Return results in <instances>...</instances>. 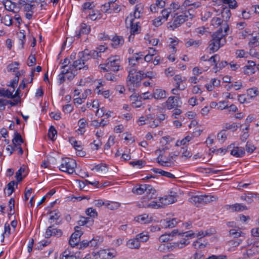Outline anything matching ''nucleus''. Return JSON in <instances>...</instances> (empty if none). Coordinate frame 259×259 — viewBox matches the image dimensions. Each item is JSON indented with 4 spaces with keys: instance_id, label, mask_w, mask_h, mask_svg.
<instances>
[{
    "instance_id": "obj_5",
    "label": "nucleus",
    "mask_w": 259,
    "mask_h": 259,
    "mask_svg": "<svg viewBox=\"0 0 259 259\" xmlns=\"http://www.w3.org/2000/svg\"><path fill=\"white\" fill-rule=\"evenodd\" d=\"M76 167V161L69 157L62 158L61 164L59 166V168L61 171L68 174H72L74 172Z\"/></svg>"
},
{
    "instance_id": "obj_63",
    "label": "nucleus",
    "mask_w": 259,
    "mask_h": 259,
    "mask_svg": "<svg viewBox=\"0 0 259 259\" xmlns=\"http://www.w3.org/2000/svg\"><path fill=\"white\" fill-rule=\"evenodd\" d=\"M19 3L20 6H24V10L25 12L33 11L32 10L34 8L33 5L27 3L24 0H19Z\"/></svg>"
},
{
    "instance_id": "obj_10",
    "label": "nucleus",
    "mask_w": 259,
    "mask_h": 259,
    "mask_svg": "<svg viewBox=\"0 0 259 259\" xmlns=\"http://www.w3.org/2000/svg\"><path fill=\"white\" fill-rule=\"evenodd\" d=\"M69 142L76 150L77 155L80 157L85 156V152L83 151V146L81 141H77L74 137H71L69 138Z\"/></svg>"
},
{
    "instance_id": "obj_34",
    "label": "nucleus",
    "mask_w": 259,
    "mask_h": 259,
    "mask_svg": "<svg viewBox=\"0 0 259 259\" xmlns=\"http://www.w3.org/2000/svg\"><path fill=\"white\" fill-rule=\"evenodd\" d=\"M219 60L220 56L217 54L213 55L208 60V61L210 63V65L214 66L213 70L215 72L219 71V69H218V62L219 61Z\"/></svg>"
},
{
    "instance_id": "obj_7",
    "label": "nucleus",
    "mask_w": 259,
    "mask_h": 259,
    "mask_svg": "<svg viewBox=\"0 0 259 259\" xmlns=\"http://www.w3.org/2000/svg\"><path fill=\"white\" fill-rule=\"evenodd\" d=\"M172 17V21L169 22V27H171L172 30L179 27L182 24L188 20V16L186 13H183L181 15L171 16Z\"/></svg>"
},
{
    "instance_id": "obj_18",
    "label": "nucleus",
    "mask_w": 259,
    "mask_h": 259,
    "mask_svg": "<svg viewBox=\"0 0 259 259\" xmlns=\"http://www.w3.org/2000/svg\"><path fill=\"white\" fill-rule=\"evenodd\" d=\"M91 31V27L86 23H81L79 29L75 31L74 37L79 38L82 35L88 34Z\"/></svg>"
},
{
    "instance_id": "obj_37",
    "label": "nucleus",
    "mask_w": 259,
    "mask_h": 259,
    "mask_svg": "<svg viewBox=\"0 0 259 259\" xmlns=\"http://www.w3.org/2000/svg\"><path fill=\"white\" fill-rule=\"evenodd\" d=\"M140 241L136 237L129 239L126 243L127 246L131 249H138L140 246Z\"/></svg>"
},
{
    "instance_id": "obj_11",
    "label": "nucleus",
    "mask_w": 259,
    "mask_h": 259,
    "mask_svg": "<svg viewBox=\"0 0 259 259\" xmlns=\"http://www.w3.org/2000/svg\"><path fill=\"white\" fill-rule=\"evenodd\" d=\"M85 67L88 68L87 65L85 64V62H83L81 58L79 57L77 60L73 62L72 65V70L70 71L71 75L69 76H67V77L68 79L73 78L76 74L77 70H80Z\"/></svg>"
},
{
    "instance_id": "obj_12",
    "label": "nucleus",
    "mask_w": 259,
    "mask_h": 259,
    "mask_svg": "<svg viewBox=\"0 0 259 259\" xmlns=\"http://www.w3.org/2000/svg\"><path fill=\"white\" fill-rule=\"evenodd\" d=\"M3 3L6 10L13 12V13H18L21 9L19 3L17 4L12 2L11 0H4Z\"/></svg>"
},
{
    "instance_id": "obj_30",
    "label": "nucleus",
    "mask_w": 259,
    "mask_h": 259,
    "mask_svg": "<svg viewBox=\"0 0 259 259\" xmlns=\"http://www.w3.org/2000/svg\"><path fill=\"white\" fill-rule=\"evenodd\" d=\"M230 154L236 157H242L245 155V152L244 148L237 146L233 147Z\"/></svg>"
},
{
    "instance_id": "obj_2",
    "label": "nucleus",
    "mask_w": 259,
    "mask_h": 259,
    "mask_svg": "<svg viewBox=\"0 0 259 259\" xmlns=\"http://www.w3.org/2000/svg\"><path fill=\"white\" fill-rule=\"evenodd\" d=\"M138 70L139 68H131L128 70L127 85L129 90L132 92L135 91V88L141 85V80L144 78V72Z\"/></svg>"
},
{
    "instance_id": "obj_9",
    "label": "nucleus",
    "mask_w": 259,
    "mask_h": 259,
    "mask_svg": "<svg viewBox=\"0 0 259 259\" xmlns=\"http://www.w3.org/2000/svg\"><path fill=\"white\" fill-rule=\"evenodd\" d=\"M144 54L142 52H139L134 54L133 56L128 59L129 65L131 66L128 69L131 68H139L138 66L140 63H143V57Z\"/></svg>"
},
{
    "instance_id": "obj_1",
    "label": "nucleus",
    "mask_w": 259,
    "mask_h": 259,
    "mask_svg": "<svg viewBox=\"0 0 259 259\" xmlns=\"http://www.w3.org/2000/svg\"><path fill=\"white\" fill-rule=\"evenodd\" d=\"M229 30V25L225 22L217 31L212 33L208 45L210 53L217 52L226 44V35Z\"/></svg>"
},
{
    "instance_id": "obj_59",
    "label": "nucleus",
    "mask_w": 259,
    "mask_h": 259,
    "mask_svg": "<svg viewBox=\"0 0 259 259\" xmlns=\"http://www.w3.org/2000/svg\"><path fill=\"white\" fill-rule=\"evenodd\" d=\"M221 15L222 17L225 19L226 21L228 20L231 16V13L230 10V8L223 7L221 11Z\"/></svg>"
},
{
    "instance_id": "obj_15",
    "label": "nucleus",
    "mask_w": 259,
    "mask_h": 259,
    "mask_svg": "<svg viewBox=\"0 0 259 259\" xmlns=\"http://www.w3.org/2000/svg\"><path fill=\"white\" fill-rule=\"evenodd\" d=\"M186 238H182L180 241L168 243L169 251L182 249L189 244Z\"/></svg>"
},
{
    "instance_id": "obj_25",
    "label": "nucleus",
    "mask_w": 259,
    "mask_h": 259,
    "mask_svg": "<svg viewBox=\"0 0 259 259\" xmlns=\"http://www.w3.org/2000/svg\"><path fill=\"white\" fill-rule=\"evenodd\" d=\"M143 12L144 5L141 3H139L137 4L135 7L133 15L130 14V16L132 15V18L135 19V20H136V19H138L141 18Z\"/></svg>"
},
{
    "instance_id": "obj_24",
    "label": "nucleus",
    "mask_w": 259,
    "mask_h": 259,
    "mask_svg": "<svg viewBox=\"0 0 259 259\" xmlns=\"http://www.w3.org/2000/svg\"><path fill=\"white\" fill-rule=\"evenodd\" d=\"M178 233V230L174 229L171 233H165L161 235L159 238V240L161 242H166L170 240H173V237Z\"/></svg>"
},
{
    "instance_id": "obj_57",
    "label": "nucleus",
    "mask_w": 259,
    "mask_h": 259,
    "mask_svg": "<svg viewBox=\"0 0 259 259\" xmlns=\"http://www.w3.org/2000/svg\"><path fill=\"white\" fill-rule=\"evenodd\" d=\"M18 101L15 102H12L11 101H6L3 99H0V110H3L5 109V106L7 103L9 104L11 106H14L17 105Z\"/></svg>"
},
{
    "instance_id": "obj_3",
    "label": "nucleus",
    "mask_w": 259,
    "mask_h": 259,
    "mask_svg": "<svg viewBox=\"0 0 259 259\" xmlns=\"http://www.w3.org/2000/svg\"><path fill=\"white\" fill-rule=\"evenodd\" d=\"M132 192L137 195L145 194L143 199L150 200L156 196V190L150 185L143 184L137 185L132 189Z\"/></svg>"
},
{
    "instance_id": "obj_26",
    "label": "nucleus",
    "mask_w": 259,
    "mask_h": 259,
    "mask_svg": "<svg viewBox=\"0 0 259 259\" xmlns=\"http://www.w3.org/2000/svg\"><path fill=\"white\" fill-rule=\"evenodd\" d=\"M116 0H112L111 1L108 2L107 3L104 4L101 7V10L103 12L107 14H111L113 13H116L118 10L117 9L115 10L112 9L111 7H113L114 5V1Z\"/></svg>"
},
{
    "instance_id": "obj_46",
    "label": "nucleus",
    "mask_w": 259,
    "mask_h": 259,
    "mask_svg": "<svg viewBox=\"0 0 259 259\" xmlns=\"http://www.w3.org/2000/svg\"><path fill=\"white\" fill-rule=\"evenodd\" d=\"M228 132L226 130L223 129L217 134V139L219 142L224 143L227 139Z\"/></svg>"
},
{
    "instance_id": "obj_16",
    "label": "nucleus",
    "mask_w": 259,
    "mask_h": 259,
    "mask_svg": "<svg viewBox=\"0 0 259 259\" xmlns=\"http://www.w3.org/2000/svg\"><path fill=\"white\" fill-rule=\"evenodd\" d=\"M186 238H182L180 241L168 243L169 251L182 249L189 244Z\"/></svg>"
},
{
    "instance_id": "obj_61",
    "label": "nucleus",
    "mask_w": 259,
    "mask_h": 259,
    "mask_svg": "<svg viewBox=\"0 0 259 259\" xmlns=\"http://www.w3.org/2000/svg\"><path fill=\"white\" fill-rule=\"evenodd\" d=\"M102 145V142L101 139L94 140L93 142L91 143L90 145L92 149L94 151L98 150Z\"/></svg>"
},
{
    "instance_id": "obj_23",
    "label": "nucleus",
    "mask_w": 259,
    "mask_h": 259,
    "mask_svg": "<svg viewBox=\"0 0 259 259\" xmlns=\"http://www.w3.org/2000/svg\"><path fill=\"white\" fill-rule=\"evenodd\" d=\"M132 105L134 108L140 107L142 105V97L141 96L134 94L130 97Z\"/></svg>"
},
{
    "instance_id": "obj_35",
    "label": "nucleus",
    "mask_w": 259,
    "mask_h": 259,
    "mask_svg": "<svg viewBox=\"0 0 259 259\" xmlns=\"http://www.w3.org/2000/svg\"><path fill=\"white\" fill-rule=\"evenodd\" d=\"M70 63L69 60L66 58L64 59L63 62L62 63V66L61 67L62 73L63 74H67L70 73V71L72 70V65L68 66V64Z\"/></svg>"
},
{
    "instance_id": "obj_48",
    "label": "nucleus",
    "mask_w": 259,
    "mask_h": 259,
    "mask_svg": "<svg viewBox=\"0 0 259 259\" xmlns=\"http://www.w3.org/2000/svg\"><path fill=\"white\" fill-rule=\"evenodd\" d=\"M57 132L53 125H51L48 133V136L49 139L52 141H54L57 139Z\"/></svg>"
},
{
    "instance_id": "obj_50",
    "label": "nucleus",
    "mask_w": 259,
    "mask_h": 259,
    "mask_svg": "<svg viewBox=\"0 0 259 259\" xmlns=\"http://www.w3.org/2000/svg\"><path fill=\"white\" fill-rule=\"evenodd\" d=\"M229 234L235 238H238L239 237L243 236L244 233L242 232L239 228H235L230 230Z\"/></svg>"
},
{
    "instance_id": "obj_51",
    "label": "nucleus",
    "mask_w": 259,
    "mask_h": 259,
    "mask_svg": "<svg viewBox=\"0 0 259 259\" xmlns=\"http://www.w3.org/2000/svg\"><path fill=\"white\" fill-rule=\"evenodd\" d=\"M179 236H181L182 238H186L188 241V238H194L195 237V234L192 230H189L185 232L178 233Z\"/></svg>"
},
{
    "instance_id": "obj_55",
    "label": "nucleus",
    "mask_w": 259,
    "mask_h": 259,
    "mask_svg": "<svg viewBox=\"0 0 259 259\" xmlns=\"http://www.w3.org/2000/svg\"><path fill=\"white\" fill-rule=\"evenodd\" d=\"M136 237L140 241V244L141 242H146L149 238L148 233L147 232L140 233L137 234Z\"/></svg>"
},
{
    "instance_id": "obj_53",
    "label": "nucleus",
    "mask_w": 259,
    "mask_h": 259,
    "mask_svg": "<svg viewBox=\"0 0 259 259\" xmlns=\"http://www.w3.org/2000/svg\"><path fill=\"white\" fill-rule=\"evenodd\" d=\"M13 144L21 145L23 143V140L20 134L18 133L17 131L14 133V137L12 140Z\"/></svg>"
},
{
    "instance_id": "obj_62",
    "label": "nucleus",
    "mask_w": 259,
    "mask_h": 259,
    "mask_svg": "<svg viewBox=\"0 0 259 259\" xmlns=\"http://www.w3.org/2000/svg\"><path fill=\"white\" fill-rule=\"evenodd\" d=\"M85 214L89 216L90 218L93 219L97 218L98 216V212L93 207H89L85 210Z\"/></svg>"
},
{
    "instance_id": "obj_36",
    "label": "nucleus",
    "mask_w": 259,
    "mask_h": 259,
    "mask_svg": "<svg viewBox=\"0 0 259 259\" xmlns=\"http://www.w3.org/2000/svg\"><path fill=\"white\" fill-rule=\"evenodd\" d=\"M124 44V39L121 36H115L112 39L111 45L114 48H117Z\"/></svg>"
},
{
    "instance_id": "obj_60",
    "label": "nucleus",
    "mask_w": 259,
    "mask_h": 259,
    "mask_svg": "<svg viewBox=\"0 0 259 259\" xmlns=\"http://www.w3.org/2000/svg\"><path fill=\"white\" fill-rule=\"evenodd\" d=\"M115 137L110 135L108 139L107 142L104 146V150H109L110 147L115 143Z\"/></svg>"
},
{
    "instance_id": "obj_21",
    "label": "nucleus",
    "mask_w": 259,
    "mask_h": 259,
    "mask_svg": "<svg viewBox=\"0 0 259 259\" xmlns=\"http://www.w3.org/2000/svg\"><path fill=\"white\" fill-rule=\"evenodd\" d=\"M152 218L147 213H144L135 217L134 220L141 224H147L152 222Z\"/></svg>"
},
{
    "instance_id": "obj_49",
    "label": "nucleus",
    "mask_w": 259,
    "mask_h": 259,
    "mask_svg": "<svg viewBox=\"0 0 259 259\" xmlns=\"http://www.w3.org/2000/svg\"><path fill=\"white\" fill-rule=\"evenodd\" d=\"M232 209L235 211H242L248 209L247 207L242 204L236 203L231 206Z\"/></svg>"
},
{
    "instance_id": "obj_38",
    "label": "nucleus",
    "mask_w": 259,
    "mask_h": 259,
    "mask_svg": "<svg viewBox=\"0 0 259 259\" xmlns=\"http://www.w3.org/2000/svg\"><path fill=\"white\" fill-rule=\"evenodd\" d=\"M92 170H95L97 172L106 173L108 171V167L106 164L101 163L95 165L92 168Z\"/></svg>"
},
{
    "instance_id": "obj_19",
    "label": "nucleus",
    "mask_w": 259,
    "mask_h": 259,
    "mask_svg": "<svg viewBox=\"0 0 259 259\" xmlns=\"http://www.w3.org/2000/svg\"><path fill=\"white\" fill-rule=\"evenodd\" d=\"M179 98L170 96L168 98L164 103V107L168 110L175 108L178 106V100Z\"/></svg>"
},
{
    "instance_id": "obj_4",
    "label": "nucleus",
    "mask_w": 259,
    "mask_h": 259,
    "mask_svg": "<svg viewBox=\"0 0 259 259\" xmlns=\"http://www.w3.org/2000/svg\"><path fill=\"white\" fill-rule=\"evenodd\" d=\"M121 60L118 56H111L108 58L106 62L100 64L101 69L105 71L117 72L121 68Z\"/></svg>"
},
{
    "instance_id": "obj_29",
    "label": "nucleus",
    "mask_w": 259,
    "mask_h": 259,
    "mask_svg": "<svg viewBox=\"0 0 259 259\" xmlns=\"http://www.w3.org/2000/svg\"><path fill=\"white\" fill-rule=\"evenodd\" d=\"M174 79L176 81V87L182 91L185 89L186 85L183 84V82L186 80L185 77L183 78L181 74H177L175 75Z\"/></svg>"
},
{
    "instance_id": "obj_42",
    "label": "nucleus",
    "mask_w": 259,
    "mask_h": 259,
    "mask_svg": "<svg viewBox=\"0 0 259 259\" xmlns=\"http://www.w3.org/2000/svg\"><path fill=\"white\" fill-rule=\"evenodd\" d=\"M193 139V136L188 135L186 136L185 138H183L182 140H178L176 142V146H187L186 145L188 144V143L191 141Z\"/></svg>"
},
{
    "instance_id": "obj_33",
    "label": "nucleus",
    "mask_w": 259,
    "mask_h": 259,
    "mask_svg": "<svg viewBox=\"0 0 259 259\" xmlns=\"http://www.w3.org/2000/svg\"><path fill=\"white\" fill-rule=\"evenodd\" d=\"M166 96V93L165 91L160 89H156L153 93L151 95V98H154L157 100L164 99Z\"/></svg>"
},
{
    "instance_id": "obj_40",
    "label": "nucleus",
    "mask_w": 259,
    "mask_h": 259,
    "mask_svg": "<svg viewBox=\"0 0 259 259\" xmlns=\"http://www.w3.org/2000/svg\"><path fill=\"white\" fill-rule=\"evenodd\" d=\"M190 201L196 205L197 207L203 204L202 195L192 196L190 198Z\"/></svg>"
},
{
    "instance_id": "obj_13",
    "label": "nucleus",
    "mask_w": 259,
    "mask_h": 259,
    "mask_svg": "<svg viewBox=\"0 0 259 259\" xmlns=\"http://www.w3.org/2000/svg\"><path fill=\"white\" fill-rule=\"evenodd\" d=\"M79 228V227H75V232L71 234L70 237L69 244L71 247H74L76 245H77L79 242L80 237L82 234V233L81 231L78 230Z\"/></svg>"
},
{
    "instance_id": "obj_44",
    "label": "nucleus",
    "mask_w": 259,
    "mask_h": 259,
    "mask_svg": "<svg viewBox=\"0 0 259 259\" xmlns=\"http://www.w3.org/2000/svg\"><path fill=\"white\" fill-rule=\"evenodd\" d=\"M259 252V245H252L246 250V255L248 257L252 256Z\"/></svg>"
},
{
    "instance_id": "obj_64",
    "label": "nucleus",
    "mask_w": 259,
    "mask_h": 259,
    "mask_svg": "<svg viewBox=\"0 0 259 259\" xmlns=\"http://www.w3.org/2000/svg\"><path fill=\"white\" fill-rule=\"evenodd\" d=\"M248 45L251 47L259 46V33L255 36L252 37L249 41Z\"/></svg>"
},
{
    "instance_id": "obj_14",
    "label": "nucleus",
    "mask_w": 259,
    "mask_h": 259,
    "mask_svg": "<svg viewBox=\"0 0 259 259\" xmlns=\"http://www.w3.org/2000/svg\"><path fill=\"white\" fill-rule=\"evenodd\" d=\"M62 234L63 232L61 229L55 228L54 226L52 225L49 226L47 229L45 233V237L46 238H50L52 236L60 237Z\"/></svg>"
},
{
    "instance_id": "obj_54",
    "label": "nucleus",
    "mask_w": 259,
    "mask_h": 259,
    "mask_svg": "<svg viewBox=\"0 0 259 259\" xmlns=\"http://www.w3.org/2000/svg\"><path fill=\"white\" fill-rule=\"evenodd\" d=\"M253 194L252 193L248 192L240 196V199L246 201L247 203H251L253 201Z\"/></svg>"
},
{
    "instance_id": "obj_32",
    "label": "nucleus",
    "mask_w": 259,
    "mask_h": 259,
    "mask_svg": "<svg viewBox=\"0 0 259 259\" xmlns=\"http://www.w3.org/2000/svg\"><path fill=\"white\" fill-rule=\"evenodd\" d=\"M94 223L93 219L89 217H80L79 220L77 221V224L80 226H86L90 227Z\"/></svg>"
},
{
    "instance_id": "obj_27",
    "label": "nucleus",
    "mask_w": 259,
    "mask_h": 259,
    "mask_svg": "<svg viewBox=\"0 0 259 259\" xmlns=\"http://www.w3.org/2000/svg\"><path fill=\"white\" fill-rule=\"evenodd\" d=\"M78 129L76 131L78 135H82L86 132V127L88 126V122L84 118H80L77 123Z\"/></svg>"
},
{
    "instance_id": "obj_39",
    "label": "nucleus",
    "mask_w": 259,
    "mask_h": 259,
    "mask_svg": "<svg viewBox=\"0 0 259 259\" xmlns=\"http://www.w3.org/2000/svg\"><path fill=\"white\" fill-rule=\"evenodd\" d=\"M207 244V241L203 240V242H202L201 238H198L193 242L192 245L195 249H200L205 248Z\"/></svg>"
},
{
    "instance_id": "obj_56",
    "label": "nucleus",
    "mask_w": 259,
    "mask_h": 259,
    "mask_svg": "<svg viewBox=\"0 0 259 259\" xmlns=\"http://www.w3.org/2000/svg\"><path fill=\"white\" fill-rule=\"evenodd\" d=\"M1 23H4L6 26H10L13 24V18L9 15H5L1 19Z\"/></svg>"
},
{
    "instance_id": "obj_22",
    "label": "nucleus",
    "mask_w": 259,
    "mask_h": 259,
    "mask_svg": "<svg viewBox=\"0 0 259 259\" xmlns=\"http://www.w3.org/2000/svg\"><path fill=\"white\" fill-rule=\"evenodd\" d=\"M177 200L175 195H166L159 198L160 203L163 205H167L175 203Z\"/></svg>"
},
{
    "instance_id": "obj_17",
    "label": "nucleus",
    "mask_w": 259,
    "mask_h": 259,
    "mask_svg": "<svg viewBox=\"0 0 259 259\" xmlns=\"http://www.w3.org/2000/svg\"><path fill=\"white\" fill-rule=\"evenodd\" d=\"M128 20L131 25L130 32L135 34L139 33L141 30V26L139 25L140 22L132 18V15L127 17L126 21H128Z\"/></svg>"
},
{
    "instance_id": "obj_41",
    "label": "nucleus",
    "mask_w": 259,
    "mask_h": 259,
    "mask_svg": "<svg viewBox=\"0 0 259 259\" xmlns=\"http://www.w3.org/2000/svg\"><path fill=\"white\" fill-rule=\"evenodd\" d=\"M182 6L180 5L178 2H174L170 4L168 9L171 11V16L177 15L178 14L177 11L181 9Z\"/></svg>"
},
{
    "instance_id": "obj_58",
    "label": "nucleus",
    "mask_w": 259,
    "mask_h": 259,
    "mask_svg": "<svg viewBox=\"0 0 259 259\" xmlns=\"http://www.w3.org/2000/svg\"><path fill=\"white\" fill-rule=\"evenodd\" d=\"M157 162L162 166H168V163L170 162V158H167L165 157L158 156L157 158Z\"/></svg>"
},
{
    "instance_id": "obj_45",
    "label": "nucleus",
    "mask_w": 259,
    "mask_h": 259,
    "mask_svg": "<svg viewBox=\"0 0 259 259\" xmlns=\"http://www.w3.org/2000/svg\"><path fill=\"white\" fill-rule=\"evenodd\" d=\"M154 172L159 174L162 176L165 177L169 178V179H175L176 178L175 176L171 173L166 171L162 169H160L158 168H153L152 169Z\"/></svg>"
},
{
    "instance_id": "obj_43",
    "label": "nucleus",
    "mask_w": 259,
    "mask_h": 259,
    "mask_svg": "<svg viewBox=\"0 0 259 259\" xmlns=\"http://www.w3.org/2000/svg\"><path fill=\"white\" fill-rule=\"evenodd\" d=\"M17 185L18 183L16 182L15 181H12L7 184L6 190L8 196L12 195V194L14 192V187L16 186V187H17Z\"/></svg>"
},
{
    "instance_id": "obj_28",
    "label": "nucleus",
    "mask_w": 259,
    "mask_h": 259,
    "mask_svg": "<svg viewBox=\"0 0 259 259\" xmlns=\"http://www.w3.org/2000/svg\"><path fill=\"white\" fill-rule=\"evenodd\" d=\"M255 63L253 61H248V65L244 66L243 68V71L246 75H251L253 74L255 70Z\"/></svg>"
},
{
    "instance_id": "obj_6",
    "label": "nucleus",
    "mask_w": 259,
    "mask_h": 259,
    "mask_svg": "<svg viewBox=\"0 0 259 259\" xmlns=\"http://www.w3.org/2000/svg\"><path fill=\"white\" fill-rule=\"evenodd\" d=\"M115 253L109 250L103 249L97 253L88 254L82 259H112Z\"/></svg>"
},
{
    "instance_id": "obj_52",
    "label": "nucleus",
    "mask_w": 259,
    "mask_h": 259,
    "mask_svg": "<svg viewBox=\"0 0 259 259\" xmlns=\"http://www.w3.org/2000/svg\"><path fill=\"white\" fill-rule=\"evenodd\" d=\"M249 125H246L244 128L242 129V134L240 136V139L242 142H245L249 137L248 131Z\"/></svg>"
},
{
    "instance_id": "obj_47",
    "label": "nucleus",
    "mask_w": 259,
    "mask_h": 259,
    "mask_svg": "<svg viewBox=\"0 0 259 259\" xmlns=\"http://www.w3.org/2000/svg\"><path fill=\"white\" fill-rule=\"evenodd\" d=\"M201 44H202V40L201 39L194 40L193 39H190L189 40H188L186 42L185 46L187 48H189L190 47H194V48H198Z\"/></svg>"
},
{
    "instance_id": "obj_20",
    "label": "nucleus",
    "mask_w": 259,
    "mask_h": 259,
    "mask_svg": "<svg viewBox=\"0 0 259 259\" xmlns=\"http://www.w3.org/2000/svg\"><path fill=\"white\" fill-rule=\"evenodd\" d=\"M179 221L176 218L166 219L160 221V225L164 228H172L176 226Z\"/></svg>"
},
{
    "instance_id": "obj_8",
    "label": "nucleus",
    "mask_w": 259,
    "mask_h": 259,
    "mask_svg": "<svg viewBox=\"0 0 259 259\" xmlns=\"http://www.w3.org/2000/svg\"><path fill=\"white\" fill-rule=\"evenodd\" d=\"M80 252L74 251L73 247L66 249L60 255V259H80Z\"/></svg>"
},
{
    "instance_id": "obj_31",
    "label": "nucleus",
    "mask_w": 259,
    "mask_h": 259,
    "mask_svg": "<svg viewBox=\"0 0 259 259\" xmlns=\"http://www.w3.org/2000/svg\"><path fill=\"white\" fill-rule=\"evenodd\" d=\"M27 167L25 165H22L20 166L19 169L16 173V179L18 182H21L23 179L22 174H24L23 177L24 178L28 174L27 171Z\"/></svg>"
}]
</instances>
